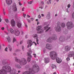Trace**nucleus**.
<instances>
[{
    "mask_svg": "<svg viewBox=\"0 0 74 74\" xmlns=\"http://www.w3.org/2000/svg\"><path fill=\"white\" fill-rule=\"evenodd\" d=\"M2 63L4 66L2 67V69L0 70V74H7V72L9 73L10 74H16L17 71L16 69H11V67L5 66L8 64V62H5V60H3L2 61Z\"/></svg>",
    "mask_w": 74,
    "mask_h": 74,
    "instance_id": "f257e3e1",
    "label": "nucleus"
},
{
    "mask_svg": "<svg viewBox=\"0 0 74 74\" xmlns=\"http://www.w3.org/2000/svg\"><path fill=\"white\" fill-rule=\"evenodd\" d=\"M15 60L16 62H18L19 64L21 66H24L27 64V60L25 58H22L20 59H18L16 57H15Z\"/></svg>",
    "mask_w": 74,
    "mask_h": 74,
    "instance_id": "f03ea898",
    "label": "nucleus"
},
{
    "mask_svg": "<svg viewBox=\"0 0 74 74\" xmlns=\"http://www.w3.org/2000/svg\"><path fill=\"white\" fill-rule=\"evenodd\" d=\"M50 55L52 59L55 60L58 57V53L54 51H51L50 53Z\"/></svg>",
    "mask_w": 74,
    "mask_h": 74,
    "instance_id": "7ed1b4c3",
    "label": "nucleus"
},
{
    "mask_svg": "<svg viewBox=\"0 0 74 74\" xmlns=\"http://www.w3.org/2000/svg\"><path fill=\"white\" fill-rule=\"evenodd\" d=\"M66 26L69 30L71 29L74 27V25L72 22H68L66 23Z\"/></svg>",
    "mask_w": 74,
    "mask_h": 74,
    "instance_id": "20e7f679",
    "label": "nucleus"
},
{
    "mask_svg": "<svg viewBox=\"0 0 74 74\" xmlns=\"http://www.w3.org/2000/svg\"><path fill=\"white\" fill-rule=\"evenodd\" d=\"M29 53H27V54L28 56V57L27 58V61L28 62H30L31 61V58L32 57V56L31 55L32 53V51L30 49H29L28 50Z\"/></svg>",
    "mask_w": 74,
    "mask_h": 74,
    "instance_id": "39448f33",
    "label": "nucleus"
},
{
    "mask_svg": "<svg viewBox=\"0 0 74 74\" xmlns=\"http://www.w3.org/2000/svg\"><path fill=\"white\" fill-rule=\"evenodd\" d=\"M42 26H38L36 28V30L37 31H38V34L40 33H42L44 32V30L43 29H41Z\"/></svg>",
    "mask_w": 74,
    "mask_h": 74,
    "instance_id": "423d86ee",
    "label": "nucleus"
},
{
    "mask_svg": "<svg viewBox=\"0 0 74 74\" xmlns=\"http://www.w3.org/2000/svg\"><path fill=\"white\" fill-rule=\"evenodd\" d=\"M45 48L49 50H52L53 49V46L51 44L47 43L46 45Z\"/></svg>",
    "mask_w": 74,
    "mask_h": 74,
    "instance_id": "0eeeda50",
    "label": "nucleus"
},
{
    "mask_svg": "<svg viewBox=\"0 0 74 74\" xmlns=\"http://www.w3.org/2000/svg\"><path fill=\"white\" fill-rule=\"evenodd\" d=\"M55 29L57 32H60L61 31V27L60 26H57L55 27Z\"/></svg>",
    "mask_w": 74,
    "mask_h": 74,
    "instance_id": "6e6552de",
    "label": "nucleus"
},
{
    "mask_svg": "<svg viewBox=\"0 0 74 74\" xmlns=\"http://www.w3.org/2000/svg\"><path fill=\"white\" fill-rule=\"evenodd\" d=\"M27 43L28 45L27 48H29V47H31L33 45V42L32 41L30 40H28L27 41Z\"/></svg>",
    "mask_w": 74,
    "mask_h": 74,
    "instance_id": "1a4fd4ad",
    "label": "nucleus"
},
{
    "mask_svg": "<svg viewBox=\"0 0 74 74\" xmlns=\"http://www.w3.org/2000/svg\"><path fill=\"white\" fill-rule=\"evenodd\" d=\"M70 49H71V47L67 45L65 47V50L66 52L69 51Z\"/></svg>",
    "mask_w": 74,
    "mask_h": 74,
    "instance_id": "9d476101",
    "label": "nucleus"
},
{
    "mask_svg": "<svg viewBox=\"0 0 74 74\" xmlns=\"http://www.w3.org/2000/svg\"><path fill=\"white\" fill-rule=\"evenodd\" d=\"M74 56V52L73 51H71L69 53L68 56L69 58L73 57Z\"/></svg>",
    "mask_w": 74,
    "mask_h": 74,
    "instance_id": "9b49d317",
    "label": "nucleus"
},
{
    "mask_svg": "<svg viewBox=\"0 0 74 74\" xmlns=\"http://www.w3.org/2000/svg\"><path fill=\"white\" fill-rule=\"evenodd\" d=\"M12 9L14 11H17V8L16 6V4L14 3L12 6Z\"/></svg>",
    "mask_w": 74,
    "mask_h": 74,
    "instance_id": "f8f14e48",
    "label": "nucleus"
},
{
    "mask_svg": "<svg viewBox=\"0 0 74 74\" xmlns=\"http://www.w3.org/2000/svg\"><path fill=\"white\" fill-rule=\"evenodd\" d=\"M10 24L12 27H14L16 25V23L14 20H12L11 21Z\"/></svg>",
    "mask_w": 74,
    "mask_h": 74,
    "instance_id": "ddd939ff",
    "label": "nucleus"
},
{
    "mask_svg": "<svg viewBox=\"0 0 74 74\" xmlns=\"http://www.w3.org/2000/svg\"><path fill=\"white\" fill-rule=\"evenodd\" d=\"M6 2L8 5H10L12 4V0H6Z\"/></svg>",
    "mask_w": 74,
    "mask_h": 74,
    "instance_id": "4468645a",
    "label": "nucleus"
},
{
    "mask_svg": "<svg viewBox=\"0 0 74 74\" xmlns=\"http://www.w3.org/2000/svg\"><path fill=\"white\" fill-rule=\"evenodd\" d=\"M44 61L45 63H48L49 62V59L48 58H45L44 59Z\"/></svg>",
    "mask_w": 74,
    "mask_h": 74,
    "instance_id": "2eb2a0df",
    "label": "nucleus"
},
{
    "mask_svg": "<svg viewBox=\"0 0 74 74\" xmlns=\"http://www.w3.org/2000/svg\"><path fill=\"white\" fill-rule=\"evenodd\" d=\"M17 26L18 28H20L22 27V23L18 21L17 22Z\"/></svg>",
    "mask_w": 74,
    "mask_h": 74,
    "instance_id": "dca6fc26",
    "label": "nucleus"
},
{
    "mask_svg": "<svg viewBox=\"0 0 74 74\" xmlns=\"http://www.w3.org/2000/svg\"><path fill=\"white\" fill-rule=\"evenodd\" d=\"M15 34L16 36H18L20 34V32L19 31L17 30H14Z\"/></svg>",
    "mask_w": 74,
    "mask_h": 74,
    "instance_id": "f3484780",
    "label": "nucleus"
},
{
    "mask_svg": "<svg viewBox=\"0 0 74 74\" xmlns=\"http://www.w3.org/2000/svg\"><path fill=\"white\" fill-rule=\"evenodd\" d=\"M59 40L61 42H64L66 41V39L64 38L63 36H61L59 38Z\"/></svg>",
    "mask_w": 74,
    "mask_h": 74,
    "instance_id": "a211bd4d",
    "label": "nucleus"
},
{
    "mask_svg": "<svg viewBox=\"0 0 74 74\" xmlns=\"http://www.w3.org/2000/svg\"><path fill=\"white\" fill-rule=\"evenodd\" d=\"M56 61L58 63H60L62 62V60L59 58H57L56 59Z\"/></svg>",
    "mask_w": 74,
    "mask_h": 74,
    "instance_id": "6ab92c4d",
    "label": "nucleus"
},
{
    "mask_svg": "<svg viewBox=\"0 0 74 74\" xmlns=\"http://www.w3.org/2000/svg\"><path fill=\"white\" fill-rule=\"evenodd\" d=\"M46 42H52V39L51 37H49L48 39L46 40Z\"/></svg>",
    "mask_w": 74,
    "mask_h": 74,
    "instance_id": "aec40b11",
    "label": "nucleus"
},
{
    "mask_svg": "<svg viewBox=\"0 0 74 74\" xmlns=\"http://www.w3.org/2000/svg\"><path fill=\"white\" fill-rule=\"evenodd\" d=\"M32 37L33 38H35L36 39H37L38 38V35L36 34H34L32 35Z\"/></svg>",
    "mask_w": 74,
    "mask_h": 74,
    "instance_id": "412c9836",
    "label": "nucleus"
},
{
    "mask_svg": "<svg viewBox=\"0 0 74 74\" xmlns=\"http://www.w3.org/2000/svg\"><path fill=\"white\" fill-rule=\"evenodd\" d=\"M15 66L16 67V68L18 69H20L22 68V66L20 65L19 64H16L15 65Z\"/></svg>",
    "mask_w": 74,
    "mask_h": 74,
    "instance_id": "4be33fe9",
    "label": "nucleus"
},
{
    "mask_svg": "<svg viewBox=\"0 0 74 74\" xmlns=\"http://www.w3.org/2000/svg\"><path fill=\"white\" fill-rule=\"evenodd\" d=\"M6 39H7V41L8 42H11V38H10V37L8 36L6 37Z\"/></svg>",
    "mask_w": 74,
    "mask_h": 74,
    "instance_id": "5701e85b",
    "label": "nucleus"
},
{
    "mask_svg": "<svg viewBox=\"0 0 74 74\" xmlns=\"http://www.w3.org/2000/svg\"><path fill=\"white\" fill-rule=\"evenodd\" d=\"M52 38L53 40H56V38H57L56 35H54L52 36Z\"/></svg>",
    "mask_w": 74,
    "mask_h": 74,
    "instance_id": "b1692460",
    "label": "nucleus"
},
{
    "mask_svg": "<svg viewBox=\"0 0 74 74\" xmlns=\"http://www.w3.org/2000/svg\"><path fill=\"white\" fill-rule=\"evenodd\" d=\"M51 15V14L49 13L46 16V18L47 19H50V15Z\"/></svg>",
    "mask_w": 74,
    "mask_h": 74,
    "instance_id": "393cba45",
    "label": "nucleus"
},
{
    "mask_svg": "<svg viewBox=\"0 0 74 74\" xmlns=\"http://www.w3.org/2000/svg\"><path fill=\"white\" fill-rule=\"evenodd\" d=\"M10 33H11V34H14V30L12 28H10Z\"/></svg>",
    "mask_w": 74,
    "mask_h": 74,
    "instance_id": "a878e982",
    "label": "nucleus"
},
{
    "mask_svg": "<svg viewBox=\"0 0 74 74\" xmlns=\"http://www.w3.org/2000/svg\"><path fill=\"white\" fill-rule=\"evenodd\" d=\"M44 2L42 1L41 2V9H42L43 8H44Z\"/></svg>",
    "mask_w": 74,
    "mask_h": 74,
    "instance_id": "bb28decb",
    "label": "nucleus"
},
{
    "mask_svg": "<svg viewBox=\"0 0 74 74\" xmlns=\"http://www.w3.org/2000/svg\"><path fill=\"white\" fill-rule=\"evenodd\" d=\"M51 67L52 69H56V66L54 64H52V65Z\"/></svg>",
    "mask_w": 74,
    "mask_h": 74,
    "instance_id": "cd10ccee",
    "label": "nucleus"
},
{
    "mask_svg": "<svg viewBox=\"0 0 74 74\" xmlns=\"http://www.w3.org/2000/svg\"><path fill=\"white\" fill-rule=\"evenodd\" d=\"M61 26L62 27H64L66 26V24L64 23H61Z\"/></svg>",
    "mask_w": 74,
    "mask_h": 74,
    "instance_id": "c85d7f7f",
    "label": "nucleus"
},
{
    "mask_svg": "<svg viewBox=\"0 0 74 74\" xmlns=\"http://www.w3.org/2000/svg\"><path fill=\"white\" fill-rule=\"evenodd\" d=\"M60 25H61V22L60 21H58L57 24V26H60Z\"/></svg>",
    "mask_w": 74,
    "mask_h": 74,
    "instance_id": "c756f323",
    "label": "nucleus"
},
{
    "mask_svg": "<svg viewBox=\"0 0 74 74\" xmlns=\"http://www.w3.org/2000/svg\"><path fill=\"white\" fill-rule=\"evenodd\" d=\"M16 41V39L15 38H13V43H14V42Z\"/></svg>",
    "mask_w": 74,
    "mask_h": 74,
    "instance_id": "7c9ffc66",
    "label": "nucleus"
},
{
    "mask_svg": "<svg viewBox=\"0 0 74 74\" xmlns=\"http://www.w3.org/2000/svg\"><path fill=\"white\" fill-rule=\"evenodd\" d=\"M24 22V25L27 28L28 26H27V24H26V23H25V22Z\"/></svg>",
    "mask_w": 74,
    "mask_h": 74,
    "instance_id": "2f4dec72",
    "label": "nucleus"
},
{
    "mask_svg": "<svg viewBox=\"0 0 74 74\" xmlns=\"http://www.w3.org/2000/svg\"><path fill=\"white\" fill-rule=\"evenodd\" d=\"M49 26V25H48L47 26H46V27H44V29L45 30H46V29H48V26Z\"/></svg>",
    "mask_w": 74,
    "mask_h": 74,
    "instance_id": "473e14b6",
    "label": "nucleus"
},
{
    "mask_svg": "<svg viewBox=\"0 0 74 74\" xmlns=\"http://www.w3.org/2000/svg\"><path fill=\"white\" fill-rule=\"evenodd\" d=\"M33 2V1H29V2L28 3L29 4H32V3Z\"/></svg>",
    "mask_w": 74,
    "mask_h": 74,
    "instance_id": "72a5a7b5",
    "label": "nucleus"
},
{
    "mask_svg": "<svg viewBox=\"0 0 74 74\" xmlns=\"http://www.w3.org/2000/svg\"><path fill=\"white\" fill-rule=\"evenodd\" d=\"M22 49L23 51H24L25 50V47H24V46H22Z\"/></svg>",
    "mask_w": 74,
    "mask_h": 74,
    "instance_id": "f704fd0d",
    "label": "nucleus"
},
{
    "mask_svg": "<svg viewBox=\"0 0 74 74\" xmlns=\"http://www.w3.org/2000/svg\"><path fill=\"white\" fill-rule=\"evenodd\" d=\"M64 34H67L68 33V32H67V31H64Z\"/></svg>",
    "mask_w": 74,
    "mask_h": 74,
    "instance_id": "c9c22d12",
    "label": "nucleus"
},
{
    "mask_svg": "<svg viewBox=\"0 0 74 74\" xmlns=\"http://www.w3.org/2000/svg\"><path fill=\"white\" fill-rule=\"evenodd\" d=\"M39 41V40H38V38L36 39V42H37V44H39V43L38 42Z\"/></svg>",
    "mask_w": 74,
    "mask_h": 74,
    "instance_id": "e433bc0d",
    "label": "nucleus"
},
{
    "mask_svg": "<svg viewBox=\"0 0 74 74\" xmlns=\"http://www.w3.org/2000/svg\"><path fill=\"white\" fill-rule=\"evenodd\" d=\"M8 48L7 47H6V48L5 49V52H8Z\"/></svg>",
    "mask_w": 74,
    "mask_h": 74,
    "instance_id": "4c0bfd02",
    "label": "nucleus"
},
{
    "mask_svg": "<svg viewBox=\"0 0 74 74\" xmlns=\"http://www.w3.org/2000/svg\"><path fill=\"white\" fill-rule=\"evenodd\" d=\"M21 50L20 49H18L16 50V52H20Z\"/></svg>",
    "mask_w": 74,
    "mask_h": 74,
    "instance_id": "58836bf2",
    "label": "nucleus"
},
{
    "mask_svg": "<svg viewBox=\"0 0 74 74\" xmlns=\"http://www.w3.org/2000/svg\"><path fill=\"white\" fill-rule=\"evenodd\" d=\"M51 29V27H49V28H48L46 30L45 32L46 33L47 32H48V30H49V29Z\"/></svg>",
    "mask_w": 74,
    "mask_h": 74,
    "instance_id": "ea45409f",
    "label": "nucleus"
},
{
    "mask_svg": "<svg viewBox=\"0 0 74 74\" xmlns=\"http://www.w3.org/2000/svg\"><path fill=\"white\" fill-rule=\"evenodd\" d=\"M23 40H21L20 42V44H22L23 43Z\"/></svg>",
    "mask_w": 74,
    "mask_h": 74,
    "instance_id": "a19ab883",
    "label": "nucleus"
},
{
    "mask_svg": "<svg viewBox=\"0 0 74 74\" xmlns=\"http://www.w3.org/2000/svg\"><path fill=\"white\" fill-rule=\"evenodd\" d=\"M5 21H6V23H9V21L8 19H5Z\"/></svg>",
    "mask_w": 74,
    "mask_h": 74,
    "instance_id": "79ce46f5",
    "label": "nucleus"
},
{
    "mask_svg": "<svg viewBox=\"0 0 74 74\" xmlns=\"http://www.w3.org/2000/svg\"><path fill=\"white\" fill-rule=\"evenodd\" d=\"M72 18H73V19H74V12L72 14Z\"/></svg>",
    "mask_w": 74,
    "mask_h": 74,
    "instance_id": "37998d69",
    "label": "nucleus"
},
{
    "mask_svg": "<svg viewBox=\"0 0 74 74\" xmlns=\"http://www.w3.org/2000/svg\"><path fill=\"white\" fill-rule=\"evenodd\" d=\"M70 6H71V5H70V4H69L68 5V8H69L70 7Z\"/></svg>",
    "mask_w": 74,
    "mask_h": 74,
    "instance_id": "c03bdc74",
    "label": "nucleus"
},
{
    "mask_svg": "<svg viewBox=\"0 0 74 74\" xmlns=\"http://www.w3.org/2000/svg\"><path fill=\"white\" fill-rule=\"evenodd\" d=\"M25 8H23L22 9V11H25Z\"/></svg>",
    "mask_w": 74,
    "mask_h": 74,
    "instance_id": "a18cd8bd",
    "label": "nucleus"
},
{
    "mask_svg": "<svg viewBox=\"0 0 74 74\" xmlns=\"http://www.w3.org/2000/svg\"><path fill=\"white\" fill-rule=\"evenodd\" d=\"M19 42H17V47H18V46H19Z\"/></svg>",
    "mask_w": 74,
    "mask_h": 74,
    "instance_id": "49530a36",
    "label": "nucleus"
},
{
    "mask_svg": "<svg viewBox=\"0 0 74 74\" xmlns=\"http://www.w3.org/2000/svg\"><path fill=\"white\" fill-rule=\"evenodd\" d=\"M33 55L34 56V58H36V54H33Z\"/></svg>",
    "mask_w": 74,
    "mask_h": 74,
    "instance_id": "de8ad7c7",
    "label": "nucleus"
},
{
    "mask_svg": "<svg viewBox=\"0 0 74 74\" xmlns=\"http://www.w3.org/2000/svg\"><path fill=\"white\" fill-rule=\"evenodd\" d=\"M1 30H4V27H1Z\"/></svg>",
    "mask_w": 74,
    "mask_h": 74,
    "instance_id": "09e8293b",
    "label": "nucleus"
},
{
    "mask_svg": "<svg viewBox=\"0 0 74 74\" xmlns=\"http://www.w3.org/2000/svg\"><path fill=\"white\" fill-rule=\"evenodd\" d=\"M38 18H41V15H39L38 16Z\"/></svg>",
    "mask_w": 74,
    "mask_h": 74,
    "instance_id": "8fccbe9b",
    "label": "nucleus"
},
{
    "mask_svg": "<svg viewBox=\"0 0 74 74\" xmlns=\"http://www.w3.org/2000/svg\"><path fill=\"white\" fill-rule=\"evenodd\" d=\"M70 58H66L67 60H68V61H69V60H70Z\"/></svg>",
    "mask_w": 74,
    "mask_h": 74,
    "instance_id": "3c124183",
    "label": "nucleus"
},
{
    "mask_svg": "<svg viewBox=\"0 0 74 74\" xmlns=\"http://www.w3.org/2000/svg\"><path fill=\"white\" fill-rule=\"evenodd\" d=\"M9 49L10 51H12V48L11 47H10Z\"/></svg>",
    "mask_w": 74,
    "mask_h": 74,
    "instance_id": "603ef678",
    "label": "nucleus"
},
{
    "mask_svg": "<svg viewBox=\"0 0 74 74\" xmlns=\"http://www.w3.org/2000/svg\"><path fill=\"white\" fill-rule=\"evenodd\" d=\"M44 24V25H48V23L47 22L45 23Z\"/></svg>",
    "mask_w": 74,
    "mask_h": 74,
    "instance_id": "864d4df0",
    "label": "nucleus"
},
{
    "mask_svg": "<svg viewBox=\"0 0 74 74\" xmlns=\"http://www.w3.org/2000/svg\"><path fill=\"white\" fill-rule=\"evenodd\" d=\"M41 15L42 16H43V17H44L45 16L44 14H41Z\"/></svg>",
    "mask_w": 74,
    "mask_h": 74,
    "instance_id": "5fc2aeb1",
    "label": "nucleus"
},
{
    "mask_svg": "<svg viewBox=\"0 0 74 74\" xmlns=\"http://www.w3.org/2000/svg\"><path fill=\"white\" fill-rule=\"evenodd\" d=\"M26 15L25 14H23V17H25L26 16Z\"/></svg>",
    "mask_w": 74,
    "mask_h": 74,
    "instance_id": "6e6d98bb",
    "label": "nucleus"
},
{
    "mask_svg": "<svg viewBox=\"0 0 74 74\" xmlns=\"http://www.w3.org/2000/svg\"><path fill=\"white\" fill-rule=\"evenodd\" d=\"M19 4L20 5H22V4L21 3V2H18Z\"/></svg>",
    "mask_w": 74,
    "mask_h": 74,
    "instance_id": "4d7b16f0",
    "label": "nucleus"
},
{
    "mask_svg": "<svg viewBox=\"0 0 74 74\" xmlns=\"http://www.w3.org/2000/svg\"><path fill=\"white\" fill-rule=\"evenodd\" d=\"M27 17H28V18H30V16H29V15H27Z\"/></svg>",
    "mask_w": 74,
    "mask_h": 74,
    "instance_id": "13d9d810",
    "label": "nucleus"
},
{
    "mask_svg": "<svg viewBox=\"0 0 74 74\" xmlns=\"http://www.w3.org/2000/svg\"><path fill=\"white\" fill-rule=\"evenodd\" d=\"M33 43H34L35 44V45H37V43H36L35 42H33Z\"/></svg>",
    "mask_w": 74,
    "mask_h": 74,
    "instance_id": "bf43d9fd",
    "label": "nucleus"
},
{
    "mask_svg": "<svg viewBox=\"0 0 74 74\" xmlns=\"http://www.w3.org/2000/svg\"><path fill=\"white\" fill-rule=\"evenodd\" d=\"M3 14L4 15H5V12L3 11Z\"/></svg>",
    "mask_w": 74,
    "mask_h": 74,
    "instance_id": "052dcab7",
    "label": "nucleus"
},
{
    "mask_svg": "<svg viewBox=\"0 0 74 74\" xmlns=\"http://www.w3.org/2000/svg\"><path fill=\"white\" fill-rule=\"evenodd\" d=\"M31 21H33V20H34V18H31Z\"/></svg>",
    "mask_w": 74,
    "mask_h": 74,
    "instance_id": "680f3d73",
    "label": "nucleus"
},
{
    "mask_svg": "<svg viewBox=\"0 0 74 74\" xmlns=\"http://www.w3.org/2000/svg\"><path fill=\"white\" fill-rule=\"evenodd\" d=\"M40 23L38 22V21L37 23V25H38L39 24H40Z\"/></svg>",
    "mask_w": 74,
    "mask_h": 74,
    "instance_id": "e2e57ef3",
    "label": "nucleus"
},
{
    "mask_svg": "<svg viewBox=\"0 0 74 74\" xmlns=\"http://www.w3.org/2000/svg\"><path fill=\"white\" fill-rule=\"evenodd\" d=\"M66 11H67V12H68V13H69V10H68V8L67 9Z\"/></svg>",
    "mask_w": 74,
    "mask_h": 74,
    "instance_id": "0e129e2a",
    "label": "nucleus"
},
{
    "mask_svg": "<svg viewBox=\"0 0 74 74\" xmlns=\"http://www.w3.org/2000/svg\"><path fill=\"white\" fill-rule=\"evenodd\" d=\"M51 0H49V2L50 4H51Z\"/></svg>",
    "mask_w": 74,
    "mask_h": 74,
    "instance_id": "69168bd1",
    "label": "nucleus"
},
{
    "mask_svg": "<svg viewBox=\"0 0 74 74\" xmlns=\"http://www.w3.org/2000/svg\"><path fill=\"white\" fill-rule=\"evenodd\" d=\"M7 30L8 32H9L10 31V29H8V28L7 29Z\"/></svg>",
    "mask_w": 74,
    "mask_h": 74,
    "instance_id": "338daca9",
    "label": "nucleus"
},
{
    "mask_svg": "<svg viewBox=\"0 0 74 74\" xmlns=\"http://www.w3.org/2000/svg\"><path fill=\"white\" fill-rule=\"evenodd\" d=\"M8 27H9L7 25L6 26L7 29H8Z\"/></svg>",
    "mask_w": 74,
    "mask_h": 74,
    "instance_id": "774afa93",
    "label": "nucleus"
}]
</instances>
